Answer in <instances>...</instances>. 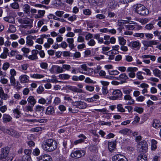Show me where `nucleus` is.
Instances as JSON below:
<instances>
[{
  "instance_id": "nucleus-1",
  "label": "nucleus",
  "mask_w": 161,
  "mask_h": 161,
  "mask_svg": "<svg viewBox=\"0 0 161 161\" xmlns=\"http://www.w3.org/2000/svg\"><path fill=\"white\" fill-rule=\"evenodd\" d=\"M57 147V143L52 139H48L43 141L42 147L45 151L51 152L55 150Z\"/></svg>"
},
{
  "instance_id": "nucleus-2",
  "label": "nucleus",
  "mask_w": 161,
  "mask_h": 161,
  "mask_svg": "<svg viewBox=\"0 0 161 161\" xmlns=\"http://www.w3.org/2000/svg\"><path fill=\"white\" fill-rule=\"evenodd\" d=\"M135 12L141 15H147L149 14V10L144 6L141 4H137L133 6Z\"/></svg>"
},
{
  "instance_id": "nucleus-3",
  "label": "nucleus",
  "mask_w": 161,
  "mask_h": 161,
  "mask_svg": "<svg viewBox=\"0 0 161 161\" xmlns=\"http://www.w3.org/2000/svg\"><path fill=\"white\" fill-rule=\"evenodd\" d=\"M109 95H112V96L109 97V99L113 100L120 98L122 95L121 92L118 89L115 90L113 89H110L109 90Z\"/></svg>"
},
{
  "instance_id": "nucleus-4",
  "label": "nucleus",
  "mask_w": 161,
  "mask_h": 161,
  "mask_svg": "<svg viewBox=\"0 0 161 161\" xmlns=\"http://www.w3.org/2000/svg\"><path fill=\"white\" fill-rule=\"evenodd\" d=\"M78 69L79 72L86 75H90L93 73V69L88 67L86 64L80 65Z\"/></svg>"
},
{
  "instance_id": "nucleus-5",
  "label": "nucleus",
  "mask_w": 161,
  "mask_h": 161,
  "mask_svg": "<svg viewBox=\"0 0 161 161\" xmlns=\"http://www.w3.org/2000/svg\"><path fill=\"white\" fill-rule=\"evenodd\" d=\"M33 20L28 18H20L18 19V22L21 24H25V25H22L21 27L24 28H26L28 27H31Z\"/></svg>"
},
{
  "instance_id": "nucleus-6",
  "label": "nucleus",
  "mask_w": 161,
  "mask_h": 161,
  "mask_svg": "<svg viewBox=\"0 0 161 161\" xmlns=\"http://www.w3.org/2000/svg\"><path fill=\"white\" fill-rule=\"evenodd\" d=\"M1 130L4 132L16 138H19L21 135L20 133L16 131L13 129H8L4 127H2L1 129Z\"/></svg>"
},
{
  "instance_id": "nucleus-7",
  "label": "nucleus",
  "mask_w": 161,
  "mask_h": 161,
  "mask_svg": "<svg viewBox=\"0 0 161 161\" xmlns=\"http://www.w3.org/2000/svg\"><path fill=\"white\" fill-rule=\"evenodd\" d=\"M39 51L37 50L34 49L31 51V54L28 56L27 54H24V56L28 58L31 60H35L38 59L37 54L38 53Z\"/></svg>"
},
{
  "instance_id": "nucleus-8",
  "label": "nucleus",
  "mask_w": 161,
  "mask_h": 161,
  "mask_svg": "<svg viewBox=\"0 0 161 161\" xmlns=\"http://www.w3.org/2000/svg\"><path fill=\"white\" fill-rule=\"evenodd\" d=\"M141 58L143 59V61L146 64H149L150 63V61L148 58L154 61L156 60V57L154 56L150 55H142Z\"/></svg>"
},
{
  "instance_id": "nucleus-9",
  "label": "nucleus",
  "mask_w": 161,
  "mask_h": 161,
  "mask_svg": "<svg viewBox=\"0 0 161 161\" xmlns=\"http://www.w3.org/2000/svg\"><path fill=\"white\" fill-rule=\"evenodd\" d=\"M85 154V152L83 150H77L73 152L71 154L72 158H79L84 156Z\"/></svg>"
},
{
  "instance_id": "nucleus-10",
  "label": "nucleus",
  "mask_w": 161,
  "mask_h": 161,
  "mask_svg": "<svg viewBox=\"0 0 161 161\" xmlns=\"http://www.w3.org/2000/svg\"><path fill=\"white\" fill-rule=\"evenodd\" d=\"M138 147L141 148L140 151L144 153L147 152L148 149L147 144V142L144 141L140 142L138 145Z\"/></svg>"
},
{
  "instance_id": "nucleus-11",
  "label": "nucleus",
  "mask_w": 161,
  "mask_h": 161,
  "mask_svg": "<svg viewBox=\"0 0 161 161\" xmlns=\"http://www.w3.org/2000/svg\"><path fill=\"white\" fill-rule=\"evenodd\" d=\"M112 79L120 80L122 83L126 82V80L129 79L126 74L124 73L120 75L119 77H112Z\"/></svg>"
},
{
  "instance_id": "nucleus-12",
  "label": "nucleus",
  "mask_w": 161,
  "mask_h": 161,
  "mask_svg": "<svg viewBox=\"0 0 161 161\" xmlns=\"http://www.w3.org/2000/svg\"><path fill=\"white\" fill-rule=\"evenodd\" d=\"M38 161H52L51 157L49 155L44 154L37 157Z\"/></svg>"
},
{
  "instance_id": "nucleus-13",
  "label": "nucleus",
  "mask_w": 161,
  "mask_h": 161,
  "mask_svg": "<svg viewBox=\"0 0 161 161\" xmlns=\"http://www.w3.org/2000/svg\"><path fill=\"white\" fill-rule=\"evenodd\" d=\"M113 161H128L127 158L123 155L117 154L112 157Z\"/></svg>"
},
{
  "instance_id": "nucleus-14",
  "label": "nucleus",
  "mask_w": 161,
  "mask_h": 161,
  "mask_svg": "<svg viewBox=\"0 0 161 161\" xmlns=\"http://www.w3.org/2000/svg\"><path fill=\"white\" fill-rule=\"evenodd\" d=\"M73 105L77 108L80 109L85 108L86 107V103L85 102L81 101L75 102Z\"/></svg>"
},
{
  "instance_id": "nucleus-15",
  "label": "nucleus",
  "mask_w": 161,
  "mask_h": 161,
  "mask_svg": "<svg viewBox=\"0 0 161 161\" xmlns=\"http://www.w3.org/2000/svg\"><path fill=\"white\" fill-rule=\"evenodd\" d=\"M129 46L132 48L136 50H138L140 48L141 44L138 41H133L129 43Z\"/></svg>"
},
{
  "instance_id": "nucleus-16",
  "label": "nucleus",
  "mask_w": 161,
  "mask_h": 161,
  "mask_svg": "<svg viewBox=\"0 0 161 161\" xmlns=\"http://www.w3.org/2000/svg\"><path fill=\"white\" fill-rule=\"evenodd\" d=\"M9 148L8 147H6L2 148L1 153V158H2L8 157L7 156L9 153Z\"/></svg>"
},
{
  "instance_id": "nucleus-17",
  "label": "nucleus",
  "mask_w": 161,
  "mask_h": 161,
  "mask_svg": "<svg viewBox=\"0 0 161 161\" xmlns=\"http://www.w3.org/2000/svg\"><path fill=\"white\" fill-rule=\"evenodd\" d=\"M158 42L156 41L153 40L150 41H144L143 42V44L145 47H152L153 45H156Z\"/></svg>"
},
{
  "instance_id": "nucleus-18",
  "label": "nucleus",
  "mask_w": 161,
  "mask_h": 161,
  "mask_svg": "<svg viewBox=\"0 0 161 161\" xmlns=\"http://www.w3.org/2000/svg\"><path fill=\"white\" fill-rule=\"evenodd\" d=\"M54 113L55 109L53 106H50L47 108L45 113L46 115H53Z\"/></svg>"
},
{
  "instance_id": "nucleus-19",
  "label": "nucleus",
  "mask_w": 161,
  "mask_h": 161,
  "mask_svg": "<svg viewBox=\"0 0 161 161\" xmlns=\"http://www.w3.org/2000/svg\"><path fill=\"white\" fill-rule=\"evenodd\" d=\"M36 36L34 37L31 36H28L26 37V44L29 46H32L33 44V42L32 39H34V38H36Z\"/></svg>"
},
{
  "instance_id": "nucleus-20",
  "label": "nucleus",
  "mask_w": 161,
  "mask_h": 161,
  "mask_svg": "<svg viewBox=\"0 0 161 161\" xmlns=\"http://www.w3.org/2000/svg\"><path fill=\"white\" fill-rule=\"evenodd\" d=\"M27 102L30 105L33 106L36 104V101L35 99L33 96H30L27 99Z\"/></svg>"
},
{
  "instance_id": "nucleus-21",
  "label": "nucleus",
  "mask_w": 161,
  "mask_h": 161,
  "mask_svg": "<svg viewBox=\"0 0 161 161\" xmlns=\"http://www.w3.org/2000/svg\"><path fill=\"white\" fill-rule=\"evenodd\" d=\"M124 98L125 100H130V102L128 103V104L132 105L134 103L135 101L134 100L132 99L130 95H125Z\"/></svg>"
},
{
  "instance_id": "nucleus-22",
  "label": "nucleus",
  "mask_w": 161,
  "mask_h": 161,
  "mask_svg": "<svg viewBox=\"0 0 161 161\" xmlns=\"http://www.w3.org/2000/svg\"><path fill=\"white\" fill-rule=\"evenodd\" d=\"M1 82L3 84H6L8 82V80L5 78L6 77V73H3L2 71H1Z\"/></svg>"
},
{
  "instance_id": "nucleus-23",
  "label": "nucleus",
  "mask_w": 161,
  "mask_h": 161,
  "mask_svg": "<svg viewBox=\"0 0 161 161\" xmlns=\"http://www.w3.org/2000/svg\"><path fill=\"white\" fill-rule=\"evenodd\" d=\"M19 78L21 83H25L29 81V77L25 75H21Z\"/></svg>"
},
{
  "instance_id": "nucleus-24",
  "label": "nucleus",
  "mask_w": 161,
  "mask_h": 161,
  "mask_svg": "<svg viewBox=\"0 0 161 161\" xmlns=\"http://www.w3.org/2000/svg\"><path fill=\"white\" fill-rule=\"evenodd\" d=\"M108 149L110 152H112L115 148L116 144L114 142H109L108 143Z\"/></svg>"
},
{
  "instance_id": "nucleus-25",
  "label": "nucleus",
  "mask_w": 161,
  "mask_h": 161,
  "mask_svg": "<svg viewBox=\"0 0 161 161\" xmlns=\"http://www.w3.org/2000/svg\"><path fill=\"white\" fill-rule=\"evenodd\" d=\"M12 119V118L8 114H4L3 117V121L4 123L10 122Z\"/></svg>"
},
{
  "instance_id": "nucleus-26",
  "label": "nucleus",
  "mask_w": 161,
  "mask_h": 161,
  "mask_svg": "<svg viewBox=\"0 0 161 161\" xmlns=\"http://www.w3.org/2000/svg\"><path fill=\"white\" fill-rule=\"evenodd\" d=\"M33 106L30 104L23 107V110L24 111L27 112H32L33 111Z\"/></svg>"
},
{
  "instance_id": "nucleus-27",
  "label": "nucleus",
  "mask_w": 161,
  "mask_h": 161,
  "mask_svg": "<svg viewBox=\"0 0 161 161\" xmlns=\"http://www.w3.org/2000/svg\"><path fill=\"white\" fill-rule=\"evenodd\" d=\"M24 13L29 14L30 13V7L28 4L24 5L23 7Z\"/></svg>"
},
{
  "instance_id": "nucleus-28",
  "label": "nucleus",
  "mask_w": 161,
  "mask_h": 161,
  "mask_svg": "<svg viewBox=\"0 0 161 161\" xmlns=\"http://www.w3.org/2000/svg\"><path fill=\"white\" fill-rule=\"evenodd\" d=\"M132 21L130 20H119L118 21L117 25L119 26H121L124 24L129 23L131 24H132Z\"/></svg>"
},
{
  "instance_id": "nucleus-29",
  "label": "nucleus",
  "mask_w": 161,
  "mask_h": 161,
  "mask_svg": "<svg viewBox=\"0 0 161 161\" xmlns=\"http://www.w3.org/2000/svg\"><path fill=\"white\" fill-rule=\"evenodd\" d=\"M153 74L155 76L161 79V71L157 68L153 70Z\"/></svg>"
},
{
  "instance_id": "nucleus-30",
  "label": "nucleus",
  "mask_w": 161,
  "mask_h": 161,
  "mask_svg": "<svg viewBox=\"0 0 161 161\" xmlns=\"http://www.w3.org/2000/svg\"><path fill=\"white\" fill-rule=\"evenodd\" d=\"M137 161H147V157L146 155L141 154L138 157Z\"/></svg>"
},
{
  "instance_id": "nucleus-31",
  "label": "nucleus",
  "mask_w": 161,
  "mask_h": 161,
  "mask_svg": "<svg viewBox=\"0 0 161 161\" xmlns=\"http://www.w3.org/2000/svg\"><path fill=\"white\" fill-rule=\"evenodd\" d=\"M119 132L124 135H128L131 132L130 130L128 128H124L119 131Z\"/></svg>"
},
{
  "instance_id": "nucleus-32",
  "label": "nucleus",
  "mask_w": 161,
  "mask_h": 161,
  "mask_svg": "<svg viewBox=\"0 0 161 161\" xmlns=\"http://www.w3.org/2000/svg\"><path fill=\"white\" fill-rule=\"evenodd\" d=\"M13 112L14 113V116L16 118H19L20 117V114L21 113L18 108L14 109L13 110Z\"/></svg>"
},
{
  "instance_id": "nucleus-33",
  "label": "nucleus",
  "mask_w": 161,
  "mask_h": 161,
  "mask_svg": "<svg viewBox=\"0 0 161 161\" xmlns=\"http://www.w3.org/2000/svg\"><path fill=\"white\" fill-rule=\"evenodd\" d=\"M67 42L69 43V47L71 49L74 47L73 44L74 40L73 38H68L66 40Z\"/></svg>"
},
{
  "instance_id": "nucleus-34",
  "label": "nucleus",
  "mask_w": 161,
  "mask_h": 161,
  "mask_svg": "<svg viewBox=\"0 0 161 161\" xmlns=\"http://www.w3.org/2000/svg\"><path fill=\"white\" fill-rule=\"evenodd\" d=\"M47 42L44 44V46L46 48H48L50 47V45L53 44V40L51 38H48L47 40Z\"/></svg>"
},
{
  "instance_id": "nucleus-35",
  "label": "nucleus",
  "mask_w": 161,
  "mask_h": 161,
  "mask_svg": "<svg viewBox=\"0 0 161 161\" xmlns=\"http://www.w3.org/2000/svg\"><path fill=\"white\" fill-rule=\"evenodd\" d=\"M4 20L10 23H15L14 18L13 17L9 16L4 18Z\"/></svg>"
},
{
  "instance_id": "nucleus-36",
  "label": "nucleus",
  "mask_w": 161,
  "mask_h": 161,
  "mask_svg": "<svg viewBox=\"0 0 161 161\" xmlns=\"http://www.w3.org/2000/svg\"><path fill=\"white\" fill-rule=\"evenodd\" d=\"M153 126L154 128L157 129H158L161 126V123L158 120L156 119L154 120L153 124Z\"/></svg>"
},
{
  "instance_id": "nucleus-37",
  "label": "nucleus",
  "mask_w": 161,
  "mask_h": 161,
  "mask_svg": "<svg viewBox=\"0 0 161 161\" xmlns=\"http://www.w3.org/2000/svg\"><path fill=\"white\" fill-rule=\"evenodd\" d=\"M157 142L154 139H152L151 141V149L152 150L154 151L157 148Z\"/></svg>"
},
{
  "instance_id": "nucleus-38",
  "label": "nucleus",
  "mask_w": 161,
  "mask_h": 161,
  "mask_svg": "<svg viewBox=\"0 0 161 161\" xmlns=\"http://www.w3.org/2000/svg\"><path fill=\"white\" fill-rule=\"evenodd\" d=\"M70 90L75 92L83 93V90L75 86H71L70 88Z\"/></svg>"
},
{
  "instance_id": "nucleus-39",
  "label": "nucleus",
  "mask_w": 161,
  "mask_h": 161,
  "mask_svg": "<svg viewBox=\"0 0 161 161\" xmlns=\"http://www.w3.org/2000/svg\"><path fill=\"white\" fill-rule=\"evenodd\" d=\"M94 38L98 41V42L102 43H103V38L102 37H100V35L99 34H95Z\"/></svg>"
},
{
  "instance_id": "nucleus-40",
  "label": "nucleus",
  "mask_w": 161,
  "mask_h": 161,
  "mask_svg": "<svg viewBox=\"0 0 161 161\" xmlns=\"http://www.w3.org/2000/svg\"><path fill=\"white\" fill-rule=\"evenodd\" d=\"M8 49L7 48L4 47L3 49V52L1 54V58L5 59L7 58L8 53Z\"/></svg>"
},
{
  "instance_id": "nucleus-41",
  "label": "nucleus",
  "mask_w": 161,
  "mask_h": 161,
  "mask_svg": "<svg viewBox=\"0 0 161 161\" xmlns=\"http://www.w3.org/2000/svg\"><path fill=\"white\" fill-rule=\"evenodd\" d=\"M58 77L62 80H67L69 78L70 75L67 74H62L59 75Z\"/></svg>"
},
{
  "instance_id": "nucleus-42",
  "label": "nucleus",
  "mask_w": 161,
  "mask_h": 161,
  "mask_svg": "<svg viewBox=\"0 0 161 161\" xmlns=\"http://www.w3.org/2000/svg\"><path fill=\"white\" fill-rule=\"evenodd\" d=\"M44 109V107L41 105H38L35 106V110L36 112H40L43 111Z\"/></svg>"
},
{
  "instance_id": "nucleus-43",
  "label": "nucleus",
  "mask_w": 161,
  "mask_h": 161,
  "mask_svg": "<svg viewBox=\"0 0 161 161\" xmlns=\"http://www.w3.org/2000/svg\"><path fill=\"white\" fill-rule=\"evenodd\" d=\"M30 76L31 77L37 79H41L44 77V76L43 75L38 74H31Z\"/></svg>"
},
{
  "instance_id": "nucleus-44",
  "label": "nucleus",
  "mask_w": 161,
  "mask_h": 161,
  "mask_svg": "<svg viewBox=\"0 0 161 161\" xmlns=\"http://www.w3.org/2000/svg\"><path fill=\"white\" fill-rule=\"evenodd\" d=\"M134 25V30L138 31L141 29L142 28V26L138 25L137 24V23L133 21L132 23Z\"/></svg>"
},
{
  "instance_id": "nucleus-45",
  "label": "nucleus",
  "mask_w": 161,
  "mask_h": 161,
  "mask_svg": "<svg viewBox=\"0 0 161 161\" xmlns=\"http://www.w3.org/2000/svg\"><path fill=\"white\" fill-rule=\"evenodd\" d=\"M81 35H83V34L79 33L78 35V36L77 39V42H84V37L82 36H81Z\"/></svg>"
},
{
  "instance_id": "nucleus-46",
  "label": "nucleus",
  "mask_w": 161,
  "mask_h": 161,
  "mask_svg": "<svg viewBox=\"0 0 161 161\" xmlns=\"http://www.w3.org/2000/svg\"><path fill=\"white\" fill-rule=\"evenodd\" d=\"M40 65L41 68L45 70L47 69L48 68V64L45 62H42L40 63Z\"/></svg>"
},
{
  "instance_id": "nucleus-47",
  "label": "nucleus",
  "mask_w": 161,
  "mask_h": 161,
  "mask_svg": "<svg viewBox=\"0 0 161 161\" xmlns=\"http://www.w3.org/2000/svg\"><path fill=\"white\" fill-rule=\"evenodd\" d=\"M118 40L120 44L121 45H124L126 43V40L121 36L118 37Z\"/></svg>"
},
{
  "instance_id": "nucleus-48",
  "label": "nucleus",
  "mask_w": 161,
  "mask_h": 161,
  "mask_svg": "<svg viewBox=\"0 0 161 161\" xmlns=\"http://www.w3.org/2000/svg\"><path fill=\"white\" fill-rule=\"evenodd\" d=\"M7 97V94L4 93L2 88L1 87V98L2 99L6 100Z\"/></svg>"
},
{
  "instance_id": "nucleus-49",
  "label": "nucleus",
  "mask_w": 161,
  "mask_h": 161,
  "mask_svg": "<svg viewBox=\"0 0 161 161\" xmlns=\"http://www.w3.org/2000/svg\"><path fill=\"white\" fill-rule=\"evenodd\" d=\"M137 70V68L136 67H129L127 69V72H129V73H135Z\"/></svg>"
},
{
  "instance_id": "nucleus-50",
  "label": "nucleus",
  "mask_w": 161,
  "mask_h": 161,
  "mask_svg": "<svg viewBox=\"0 0 161 161\" xmlns=\"http://www.w3.org/2000/svg\"><path fill=\"white\" fill-rule=\"evenodd\" d=\"M67 141L64 140L63 142V145L64 148H63V150L64 153H66L68 152V150L67 149Z\"/></svg>"
},
{
  "instance_id": "nucleus-51",
  "label": "nucleus",
  "mask_w": 161,
  "mask_h": 161,
  "mask_svg": "<svg viewBox=\"0 0 161 161\" xmlns=\"http://www.w3.org/2000/svg\"><path fill=\"white\" fill-rule=\"evenodd\" d=\"M10 6L14 9H18L19 8V4L16 2H14L10 4Z\"/></svg>"
},
{
  "instance_id": "nucleus-52",
  "label": "nucleus",
  "mask_w": 161,
  "mask_h": 161,
  "mask_svg": "<svg viewBox=\"0 0 161 161\" xmlns=\"http://www.w3.org/2000/svg\"><path fill=\"white\" fill-rule=\"evenodd\" d=\"M102 92L104 94H107L108 93V95L109 94V90L108 91L107 89V86H103L102 88Z\"/></svg>"
},
{
  "instance_id": "nucleus-53",
  "label": "nucleus",
  "mask_w": 161,
  "mask_h": 161,
  "mask_svg": "<svg viewBox=\"0 0 161 161\" xmlns=\"http://www.w3.org/2000/svg\"><path fill=\"white\" fill-rule=\"evenodd\" d=\"M142 74H145V73L143 72L139 71L137 73V78L139 80H142L144 79L142 75Z\"/></svg>"
},
{
  "instance_id": "nucleus-54",
  "label": "nucleus",
  "mask_w": 161,
  "mask_h": 161,
  "mask_svg": "<svg viewBox=\"0 0 161 161\" xmlns=\"http://www.w3.org/2000/svg\"><path fill=\"white\" fill-rule=\"evenodd\" d=\"M134 111L139 114H141L143 112V109L142 108L136 107L134 108Z\"/></svg>"
},
{
  "instance_id": "nucleus-55",
  "label": "nucleus",
  "mask_w": 161,
  "mask_h": 161,
  "mask_svg": "<svg viewBox=\"0 0 161 161\" xmlns=\"http://www.w3.org/2000/svg\"><path fill=\"white\" fill-rule=\"evenodd\" d=\"M22 161H31V158L29 155L24 156L23 157Z\"/></svg>"
},
{
  "instance_id": "nucleus-56",
  "label": "nucleus",
  "mask_w": 161,
  "mask_h": 161,
  "mask_svg": "<svg viewBox=\"0 0 161 161\" xmlns=\"http://www.w3.org/2000/svg\"><path fill=\"white\" fill-rule=\"evenodd\" d=\"M110 36L108 35H105L104 36V39L105 40L104 43L105 44L108 45L110 44L109 40L110 39Z\"/></svg>"
},
{
  "instance_id": "nucleus-57",
  "label": "nucleus",
  "mask_w": 161,
  "mask_h": 161,
  "mask_svg": "<svg viewBox=\"0 0 161 161\" xmlns=\"http://www.w3.org/2000/svg\"><path fill=\"white\" fill-rule=\"evenodd\" d=\"M117 108L118 111L121 112H125V111L121 104H119L117 105Z\"/></svg>"
},
{
  "instance_id": "nucleus-58",
  "label": "nucleus",
  "mask_w": 161,
  "mask_h": 161,
  "mask_svg": "<svg viewBox=\"0 0 161 161\" xmlns=\"http://www.w3.org/2000/svg\"><path fill=\"white\" fill-rule=\"evenodd\" d=\"M109 74L110 75H117L119 74V72L116 70H108Z\"/></svg>"
},
{
  "instance_id": "nucleus-59",
  "label": "nucleus",
  "mask_w": 161,
  "mask_h": 161,
  "mask_svg": "<svg viewBox=\"0 0 161 161\" xmlns=\"http://www.w3.org/2000/svg\"><path fill=\"white\" fill-rule=\"evenodd\" d=\"M9 30L10 33H14L16 31V28L14 25H10Z\"/></svg>"
},
{
  "instance_id": "nucleus-60",
  "label": "nucleus",
  "mask_w": 161,
  "mask_h": 161,
  "mask_svg": "<svg viewBox=\"0 0 161 161\" xmlns=\"http://www.w3.org/2000/svg\"><path fill=\"white\" fill-rule=\"evenodd\" d=\"M40 153V150L38 148H36L34 149L32 152V154L35 156H38L39 155Z\"/></svg>"
},
{
  "instance_id": "nucleus-61",
  "label": "nucleus",
  "mask_w": 161,
  "mask_h": 161,
  "mask_svg": "<svg viewBox=\"0 0 161 161\" xmlns=\"http://www.w3.org/2000/svg\"><path fill=\"white\" fill-rule=\"evenodd\" d=\"M148 21V19L146 18L139 19L138 21L141 23L142 25H144L147 23Z\"/></svg>"
},
{
  "instance_id": "nucleus-62",
  "label": "nucleus",
  "mask_w": 161,
  "mask_h": 161,
  "mask_svg": "<svg viewBox=\"0 0 161 161\" xmlns=\"http://www.w3.org/2000/svg\"><path fill=\"white\" fill-rule=\"evenodd\" d=\"M103 1V0H88L89 3L92 4L98 3H101Z\"/></svg>"
},
{
  "instance_id": "nucleus-63",
  "label": "nucleus",
  "mask_w": 161,
  "mask_h": 161,
  "mask_svg": "<svg viewBox=\"0 0 161 161\" xmlns=\"http://www.w3.org/2000/svg\"><path fill=\"white\" fill-rule=\"evenodd\" d=\"M10 82L11 85L14 86L15 85V79L14 77L13 76H10Z\"/></svg>"
},
{
  "instance_id": "nucleus-64",
  "label": "nucleus",
  "mask_w": 161,
  "mask_h": 161,
  "mask_svg": "<svg viewBox=\"0 0 161 161\" xmlns=\"http://www.w3.org/2000/svg\"><path fill=\"white\" fill-rule=\"evenodd\" d=\"M83 14L86 15H89L91 14V11L89 9H86L83 10Z\"/></svg>"
}]
</instances>
